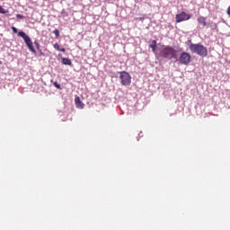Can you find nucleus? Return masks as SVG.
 <instances>
[{"instance_id":"6","label":"nucleus","mask_w":230,"mask_h":230,"mask_svg":"<svg viewBox=\"0 0 230 230\" xmlns=\"http://www.w3.org/2000/svg\"><path fill=\"white\" fill-rule=\"evenodd\" d=\"M191 19V14L186 13V12H181V13L176 14L175 20L176 22H184V21H190Z\"/></svg>"},{"instance_id":"13","label":"nucleus","mask_w":230,"mask_h":230,"mask_svg":"<svg viewBox=\"0 0 230 230\" xmlns=\"http://www.w3.org/2000/svg\"><path fill=\"white\" fill-rule=\"evenodd\" d=\"M34 45H35L37 49H40V43H39V41L35 40Z\"/></svg>"},{"instance_id":"15","label":"nucleus","mask_w":230,"mask_h":230,"mask_svg":"<svg viewBox=\"0 0 230 230\" xmlns=\"http://www.w3.org/2000/svg\"><path fill=\"white\" fill-rule=\"evenodd\" d=\"M54 48H55L58 51H60V45H58V43L54 44Z\"/></svg>"},{"instance_id":"12","label":"nucleus","mask_w":230,"mask_h":230,"mask_svg":"<svg viewBox=\"0 0 230 230\" xmlns=\"http://www.w3.org/2000/svg\"><path fill=\"white\" fill-rule=\"evenodd\" d=\"M0 13H8V10H4V8L0 5Z\"/></svg>"},{"instance_id":"1","label":"nucleus","mask_w":230,"mask_h":230,"mask_svg":"<svg viewBox=\"0 0 230 230\" xmlns=\"http://www.w3.org/2000/svg\"><path fill=\"white\" fill-rule=\"evenodd\" d=\"M160 57H162V58H166L167 60L177 58V50L172 46L163 45L160 50Z\"/></svg>"},{"instance_id":"18","label":"nucleus","mask_w":230,"mask_h":230,"mask_svg":"<svg viewBox=\"0 0 230 230\" xmlns=\"http://www.w3.org/2000/svg\"><path fill=\"white\" fill-rule=\"evenodd\" d=\"M12 31L14 32V33H17V28H15V27H12Z\"/></svg>"},{"instance_id":"14","label":"nucleus","mask_w":230,"mask_h":230,"mask_svg":"<svg viewBox=\"0 0 230 230\" xmlns=\"http://www.w3.org/2000/svg\"><path fill=\"white\" fill-rule=\"evenodd\" d=\"M53 85L56 87V89H62L58 82H53Z\"/></svg>"},{"instance_id":"11","label":"nucleus","mask_w":230,"mask_h":230,"mask_svg":"<svg viewBox=\"0 0 230 230\" xmlns=\"http://www.w3.org/2000/svg\"><path fill=\"white\" fill-rule=\"evenodd\" d=\"M53 33L57 39L60 37V31H58V29H56L55 31H53Z\"/></svg>"},{"instance_id":"16","label":"nucleus","mask_w":230,"mask_h":230,"mask_svg":"<svg viewBox=\"0 0 230 230\" xmlns=\"http://www.w3.org/2000/svg\"><path fill=\"white\" fill-rule=\"evenodd\" d=\"M17 19H24V17L22 14H16Z\"/></svg>"},{"instance_id":"10","label":"nucleus","mask_w":230,"mask_h":230,"mask_svg":"<svg viewBox=\"0 0 230 230\" xmlns=\"http://www.w3.org/2000/svg\"><path fill=\"white\" fill-rule=\"evenodd\" d=\"M62 64H64L65 66H71L73 64V62L71 61V59L69 58H63Z\"/></svg>"},{"instance_id":"5","label":"nucleus","mask_w":230,"mask_h":230,"mask_svg":"<svg viewBox=\"0 0 230 230\" xmlns=\"http://www.w3.org/2000/svg\"><path fill=\"white\" fill-rule=\"evenodd\" d=\"M119 78L122 85H128L132 82V77L127 71L119 72Z\"/></svg>"},{"instance_id":"3","label":"nucleus","mask_w":230,"mask_h":230,"mask_svg":"<svg viewBox=\"0 0 230 230\" xmlns=\"http://www.w3.org/2000/svg\"><path fill=\"white\" fill-rule=\"evenodd\" d=\"M18 37H22V39H23L28 49H30L31 53H37V50H35V48L33 47V41H31V39L28 34H26V32L22 31H19Z\"/></svg>"},{"instance_id":"17","label":"nucleus","mask_w":230,"mask_h":230,"mask_svg":"<svg viewBox=\"0 0 230 230\" xmlns=\"http://www.w3.org/2000/svg\"><path fill=\"white\" fill-rule=\"evenodd\" d=\"M59 51H60L61 53H66V49H65V48H61V49H59Z\"/></svg>"},{"instance_id":"7","label":"nucleus","mask_w":230,"mask_h":230,"mask_svg":"<svg viewBox=\"0 0 230 230\" xmlns=\"http://www.w3.org/2000/svg\"><path fill=\"white\" fill-rule=\"evenodd\" d=\"M197 22L199 24H202V26H208V22L206 21V17L199 16L197 18Z\"/></svg>"},{"instance_id":"2","label":"nucleus","mask_w":230,"mask_h":230,"mask_svg":"<svg viewBox=\"0 0 230 230\" xmlns=\"http://www.w3.org/2000/svg\"><path fill=\"white\" fill-rule=\"evenodd\" d=\"M190 50L191 53L199 55V57H208V48L204 47V45L198 43H191L189 46Z\"/></svg>"},{"instance_id":"9","label":"nucleus","mask_w":230,"mask_h":230,"mask_svg":"<svg viewBox=\"0 0 230 230\" xmlns=\"http://www.w3.org/2000/svg\"><path fill=\"white\" fill-rule=\"evenodd\" d=\"M149 48H151L153 53H155V49L157 48V41L156 40H152L151 44L149 45Z\"/></svg>"},{"instance_id":"4","label":"nucleus","mask_w":230,"mask_h":230,"mask_svg":"<svg viewBox=\"0 0 230 230\" xmlns=\"http://www.w3.org/2000/svg\"><path fill=\"white\" fill-rule=\"evenodd\" d=\"M177 61L182 66H190L191 63V55L188 52H181Z\"/></svg>"},{"instance_id":"8","label":"nucleus","mask_w":230,"mask_h":230,"mask_svg":"<svg viewBox=\"0 0 230 230\" xmlns=\"http://www.w3.org/2000/svg\"><path fill=\"white\" fill-rule=\"evenodd\" d=\"M75 103L77 109H84V102L80 100V97H75Z\"/></svg>"}]
</instances>
